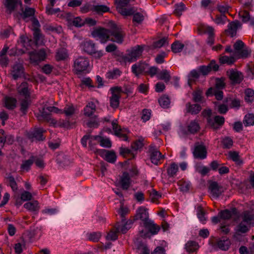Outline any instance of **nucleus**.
I'll list each match as a JSON object with an SVG mask.
<instances>
[{"mask_svg":"<svg viewBox=\"0 0 254 254\" xmlns=\"http://www.w3.org/2000/svg\"><path fill=\"white\" fill-rule=\"evenodd\" d=\"M122 73V71L119 68H114L106 72V77L108 79H115L120 77Z\"/></svg>","mask_w":254,"mask_h":254,"instance_id":"nucleus-32","label":"nucleus"},{"mask_svg":"<svg viewBox=\"0 0 254 254\" xmlns=\"http://www.w3.org/2000/svg\"><path fill=\"white\" fill-rule=\"evenodd\" d=\"M197 216L199 220L204 223L206 221L205 212L201 205H198L196 208Z\"/></svg>","mask_w":254,"mask_h":254,"instance_id":"nucleus-57","label":"nucleus"},{"mask_svg":"<svg viewBox=\"0 0 254 254\" xmlns=\"http://www.w3.org/2000/svg\"><path fill=\"white\" fill-rule=\"evenodd\" d=\"M96 105L93 102H89L84 109V115L90 117L95 113Z\"/></svg>","mask_w":254,"mask_h":254,"instance_id":"nucleus-33","label":"nucleus"},{"mask_svg":"<svg viewBox=\"0 0 254 254\" xmlns=\"http://www.w3.org/2000/svg\"><path fill=\"white\" fill-rule=\"evenodd\" d=\"M92 35L94 38H98L101 43H105L110 40V29L102 27L97 28L92 31Z\"/></svg>","mask_w":254,"mask_h":254,"instance_id":"nucleus-6","label":"nucleus"},{"mask_svg":"<svg viewBox=\"0 0 254 254\" xmlns=\"http://www.w3.org/2000/svg\"><path fill=\"white\" fill-rule=\"evenodd\" d=\"M119 183L121 188L124 190H127L129 188L131 184V180L127 172H125L121 177Z\"/></svg>","mask_w":254,"mask_h":254,"instance_id":"nucleus-20","label":"nucleus"},{"mask_svg":"<svg viewBox=\"0 0 254 254\" xmlns=\"http://www.w3.org/2000/svg\"><path fill=\"white\" fill-rule=\"evenodd\" d=\"M17 100L15 98L6 97L4 98L5 107L8 110H13L16 106Z\"/></svg>","mask_w":254,"mask_h":254,"instance_id":"nucleus-38","label":"nucleus"},{"mask_svg":"<svg viewBox=\"0 0 254 254\" xmlns=\"http://www.w3.org/2000/svg\"><path fill=\"white\" fill-rule=\"evenodd\" d=\"M174 13L177 16H180L182 12L185 10L186 6L184 3L180 2L175 4Z\"/></svg>","mask_w":254,"mask_h":254,"instance_id":"nucleus-51","label":"nucleus"},{"mask_svg":"<svg viewBox=\"0 0 254 254\" xmlns=\"http://www.w3.org/2000/svg\"><path fill=\"white\" fill-rule=\"evenodd\" d=\"M68 58L67 50L64 48H59L57 50L55 55L57 61H64Z\"/></svg>","mask_w":254,"mask_h":254,"instance_id":"nucleus-31","label":"nucleus"},{"mask_svg":"<svg viewBox=\"0 0 254 254\" xmlns=\"http://www.w3.org/2000/svg\"><path fill=\"white\" fill-rule=\"evenodd\" d=\"M186 107L187 112L192 115L197 114L201 110V106L197 104L192 105L190 103H188Z\"/></svg>","mask_w":254,"mask_h":254,"instance_id":"nucleus-34","label":"nucleus"},{"mask_svg":"<svg viewBox=\"0 0 254 254\" xmlns=\"http://www.w3.org/2000/svg\"><path fill=\"white\" fill-rule=\"evenodd\" d=\"M199 77V74L197 70L195 69L191 70L189 75V79L188 81L189 86H191L192 83L194 81V79L198 78Z\"/></svg>","mask_w":254,"mask_h":254,"instance_id":"nucleus-58","label":"nucleus"},{"mask_svg":"<svg viewBox=\"0 0 254 254\" xmlns=\"http://www.w3.org/2000/svg\"><path fill=\"white\" fill-rule=\"evenodd\" d=\"M169 43L168 37H163L161 39L153 42V47L154 48H160Z\"/></svg>","mask_w":254,"mask_h":254,"instance_id":"nucleus-56","label":"nucleus"},{"mask_svg":"<svg viewBox=\"0 0 254 254\" xmlns=\"http://www.w3.org/2000/svg\"><path fill=\"white\" fill-rule=\"evenodd\" d=\"M83 49L85 52L90 55L96 50L95 44L92 41H86L84 43Z\"/></svg>","mask_w":254,"mask_h":254,"instance_id":"nucleus-39","label":"nucleus"},{"mask_svg":"<svg viewBox=\"0 0 254 254\" xmlns=\"http://www.w3.org/2000/svg\"><path fill=\"white\" fill-rule=\"evenodd\" d=\"M158 78L160 80H163L167 83L170 81L171 76L167 70L164 69L158 74Z\"/></svg>","mask_w":254,"mask_h":254,"instance_id":"nucleus-52","label":"nucleus"},{"mask_svg":"<svg viewBox=\"0 0 254 254\" xmlns=\"http://www.w3.org/2000/svg\"><path fill=\"white\" fill-rule=\"evenodd\" d=\"M240 23L238 21H233L228 25V28L225 30L227 35L233 37L236 35L237 30Z\"/></svg>","mask_w":254,"mask_h":254,"instance_id":"nucleus-24","label":"nucleus"},{"mask_svg":"<svg viewBox=\"0 0 254 254\" xmlns=\"http://www.w3.org/2000/svg\"><path fill=\"white\" fill-rule=\"evenodd\" d=\"M233 48L234 55L238 59H246L251 55V49L242 40H237L233 45Z\"/></svg>","mask_w":254,"mask_h":254,"instance_id":"nucleus-1","label":"nucleus"},{"mask_svg":"<svg viewBox=\"0 0 254 254\" xmlns=\"http://www.w3.org/2000/svg\"><path fill=\"white\" fill-rule=\"evenodd\" d=\"M105 152V159L107 162L111 163H114L116 161L117 156L115 152L113 151H106Z\"/></svg>","mask_w":254,"mask_h":254,"instance_id":"nucleus-46","label":"nucleus"},{"mask_svg":"<svg viewBox=\"0 0 254 254\" xmlns=\"http://www.w3.org/2000/svg\"><path fill=\"white\" fill-rule=\"evenodd\" d=\"M101 236V234L99 232H93L87 234V237L89 240L94 242L99 241Z\"/></svg>","mask_w":254,"mask_h":254,"instance_id":"nucleus-55","label":"nucleus"},{"mask_svg":"<svg viewBox=\"0 0 254 254\" xmlns=\"http://www.w3.org/2000/svg\"><path fill=\"white\" fill-rule=\"evenodd\" d=\"M227 20V18L225 14L216 15L215 18L213 19L217 24H224Z\"/></svg>","mask_w":254,"mask_h":254,"instance_id":"nucleus-64","label":"nucleus"},{"mask_svg":"<svg viewBox=\"0 0 254 254\" xmlns=\"http://www.w3.org/2000/svg\"><path fill=\"white\" fill-rule=\"evenodd\" d=\"M45 108L39 109L38 112L35 113V115L39 122H46L52 124L55 123V120L51 118V114L45 111Z\"/></svg>","mask_w":254,"mask_h":254,"instance_id":"nucleus-12","label":"nucleus"},{"mask_svg":"<svg viewBox=\"0 0 254 254\" xmlns=\"http://www.w3.org/2000/svg\"><path fill=\"white\" fill-rule=\"evenodd\" d=\"M251 227L241 221L236 227V232L238 235L247 233Z\"/></svg>","mask_w":254,"mask_h":254,"instance_id":"nucleus-37","label":"nucleus"},{"mask_svg":"<svg viewBox=\"0 0 254 254\" xmlns=\"http://www.w3.org/2000/svg\"><path fill=\"white\" fill-rule=\"evenodd\" d=\"M147 211V209L144 207L141 206L138 208L134 220H141L144 225L145 223L150 220L149 219V214Z\"/></svg>","mask_w":254,"mask_h":254,"instance_id":"nucleus-15","label":"nucleus"},{"mask_svg":"<svg viewBox=\"0 0 254 254\" xmlns=\"http://www.w3.org/2000/svg\"><path fill=\"white\" fill-rule=\"evenodd\" d=\"M228 156L237 165H242L244 162L239 155V152L236 151H230L228 152Z\"/></svg>","mask_w":254,"mask_h":254,"instance_id":"nucleus-26","label":"nucleus"},{"mask_svg":"<svg viewBox=\"0 0 254 254\" xmlns=\"http://www.w3.org/2000/svg\"><path fill=\"white\" fill-rule=\"evenodd\" d=\"M111 90L112 91V96L110 99V106L114 109H117L120 104L122 88L119 87H114L111 88Z\"/></svg>","mask_w":254,"mask_h":254,"instance_id":"nucleus-8","label":"nucleus"},{"mask_svg":"<svg viewBox=\"0 0 254 254\" xmlns=\"http://www.w3.org/2000/svg\"><path fill=\"white\" fill-rule=\"evenodd\" d=\"M243 223L248 225L251 227L254 226V215L249 211H244L241 216Z\"/></svg>","mask_w":254,"mask_h":254,"instance_id":"nucleus-22","label":"nucleus"},{"mask_svg":"<svg viewBox=\"0 0 254 254\" xmlns=\"http://www.w3.org/2000/svg\"><path fill=\"white\" fill-rule=\"evenodd\" d=\"M35 10L33 8L31 7H26L24 11H23L22 17L23 19H25L27 18L30 17H34Z\"/></svg>","mask_w":254,"mask_h":254,"instance_id":"nucleus-54","label":"nucleus"},{"mask_svg":"<svg viewBox=\"0 0 254 254\" xmlns=\"http://www.w3.org/2000/svg\"><path fill=\"white\" fill-rule=\"evenodd\" d=\"M126 34L120 26L113 24L110 28V41L118 44H122L124 42Z\"/></svg>","mask_w":254,"mask_h":254,"instance_id":"nucleus-2","label":"nucleus"},{"mask_svg":"<svg viewBox=\"0 0 254 254\" xmlns=\"http://www.w3.org/2000/svg\"><path fill=\"white\" fill-rule=\"evenodd\" d=\"M34 158L35 157L32 156L29 159L23 161L20 166L21 171L22 172H28L34 163Z\"/></svg>","mask_w":254,"mask_h":254,"instance_id":"nucleus-30","label":"nucleus"},{"mask_svg":"<svg viewBox=\"0 0 254 254\" xmlns=\"http://www.w3.org/2000/svg\"><path fill=\"white\" fill-rule=\"evenodd\" d=\"M199 129V125L195 121H191L188 126V130L189 132L191 134H194L197 132Z\"/></svg>","mask_w":254,"mask_h":254,"instance_id":"nucleus-43","label":"nucleus"},{"mask_svg":"<svg viewBox=\"0 0 254 254\" xmlns=\"http://www.w3.org/2000/svg\"><path fill=\"white\" fill-rule=\"evenodd\" d=\"M148 68V64L145 62L140 61L133 64L131 66V70L136 77H139L140 75H145Z\"/></svg>","mask_w":254,"mask_h":254,"instance_id":"nucleus-7","label":"nucleus"},{"mask_svg":"<svg viewBox=\"0 0 254 254\" xmlns=\"http://www.w3.org/2000/svg\"><path fill=\"white\" fill-rule=\"evenodd\" d=\"M43 37L44 36L41 33V30L33 31V38L36 44H39L42 42Z\"/></svg>","mask_w":254,"mask_h":254,"instance_id":"nucleus-60","label":"nucleus"},{"mask_svg":"<svg viewBox=\"0 0 254 254\" xmlns=\"http://www.w3.org/2000/svg\"><path fill=\"white\" fill-rule=\"evenodd\" d=\"M31 105V100L28 99H22L20 100V111L23 115H26L29 106Z\"/></svg>","mask_w":254,"mask_h":254,"instance_id":"nucleus-29","label":"nucleus"},{"mask_svg":"<svg viewBox=\"0 0 254 254\" xmlns=\"http://www.w3.org/2000/svg\"><path fill=\"white\" fill-rule=\"evenodd\" d=\"M244 124L245 126H252L254 124V115L249 114L245 116Z\"/></svg>","mask_w":254,"mask_h":254,"instance_id":"nucleus-63","label":"nucleus"},{"mask_svg":"<svg viewBox=\"0 0 254 254\" xmlns=\"http://www.w3.org/2000/svg\"><path fill=\"white\" fill-rule=\"evenodd\" d=\"M184 44L179 41H176L171 45V50L174 53H180L184 48Z\"/></svg>","mask_w":254,"mask_h":254,"instance_id":"nucleus-47","label":"nucleus"},{"mask_svg":"<svg viewBox=\"0 0 254 254\" xmlns=\"http://www.w3.org/2000/svg\"><path fill=\"white\" fill-rule=\"evenodd\" d=\"M89 65L88 58L79 57L74 62V70L76 74H80L85 71Z\"/></svg>","mask_w":254,"mask_h":254,"instance_id":"nucleus-5","label":"nucleus"},{"mask_svg":"<svg viewBox=\"0 0 254 254\" xmlns=\"http://www.w3.org/2000/svg\"><path fill=\"white\" fill-rule=\"evenodd\" d=\"M3 4L5 8V12L10 14L14 12L19 5H22L21 0H4Z\"/></svg>","mask_w":254,"mask_h":254,"instance_id":"nucleus-10","label":"nucleus"},{"mask_svg":"<svg viewBox=\"0 0 254 254\" xmlns=\"http://www.w3.org/2000/svg\"><path fill=\"white\" fill-rule=\"evenodd\" d=\"M24 72V68L23 64L20 63H16L12 66L11 75L13 79L16 80L23 75Z\"/></svg>","mask_w":254,"mask_h":254,"instance_id":"nucleus-17","label":"nucleus"},{"mask_svg":"<svg viewBox=\"0 0 254 254\" xmlns=\"http://www.w3.org/2000/svg\"><path fill=\"white\" fill-rule=\"evenodd\" d=\"M195 171L201 174V176H204L206 175L210 171V169L204 166L197 165L195 167Z\"/></svg>","mask_w":254,"mask_h":254,"instance_id":"nucleus-61","label":"nucleus"},{"mask_svg":"<svg viewBox=\"0 0 254 254\" xmlns=\"http://www.w3.org/2000/svg\"><path fill=\"white\" fill-rule=\"evenodd\" d=\"M164 155H162L161 153L157 150L152 151L150 155L151 162L156 165H158L159 163V161L161 159H164Z\"/></svg>","mask_w":254,"mask_h":254,"instance_id":"nucleus-25","label":"nucleus"},{"mask_svg":"<svg viewBox=\"0 0 254 254\" xmlns=\"http://www.w3.org/2000/svg\"><path fill=\"white\" fill-rule=\"evenodd\" d=\"M194 158L204 159L207 156V150L203 145L196 144L192 152Z\"/></svg>","mask_w":254,"mask_h":254,"instance_id":"nucleus-14","label":"nucleus"},{"mask_svg":"<svg viewBox=\"0 0 254 254\" xmlns=\"http://www.w3.org/2000/svg\"><path fill=\"white\" fill-rule=\"evenodd\" d=\"M45 132L46 130L43 128H35L27 133V137L32 141L34 140L43 141L45 139V137L43 135Z\"/></svg>","mask_w":254,"mask_h":254,"instance_id":"nucleus-9","label":"nucleus"},{"mask_svg":"<svg viewBox=\"0 0 254 254\" xmlns=\"http://www.w3.org/2000/svg\"><path fill=\"white\" fill-rule=\"evenodd\" d=\"M245 100L248 103H252L254 100V91L248 88L245 91Z\"/></svg>","mask_w":254,"mask_h":254,"instance_id":"nucleus-49","label":"nucleus"},{"mask_svg":"<svg viewBox=\"0 0 254 254\" xmlns=\"http://www.w3.org/2000/svg\"><path fill=\"white\" fill-rule=\"evenodd\" d=\"M5 183L7 186H9L12 190L14 191H16L18 189L17 184L13 176L11 174H8L5 178Z\"/></svg>","mask_w":254,"mask_h":254,"instance_id":"nucleus-28","label":"nucleus"},{"mask_svg":"<svg viewBox=\"0 0 254 254\" xmlns=\"http://www.w3.org/2000/svg\"><path fill=\"white\" fill-rule=\"evenodd\" d=\"M113 129L116 135L122 138L124 141H127L128 139L127 133L128 130L127 129H122L120 126L114 121L112 122Z\"/></svg>","mask_w":254,"mask_h":254,"instance_id":"nucleus-19","label":"nucleus"},{"mask_svg":"<svg viewBox=\"0 0 254 254\" xmlns=\"http://www.w3.org/2000/svg\"><path fill=\"white\" fill-rule=\"evenodd\" d=\"M50 1L49 4H48L46 7V12L48 15H52L57 13L58 12L60 11V9L59 8H53V6H54L56 0H49Z\"/></svg>","mask_w":254,"mask_h":254,"instance_id":"nucleus-35","label":"nucleus"},{"mask_svg":"<svg viewBox=\"0 0 254 254\" xmlns=\"http://www.w3.org/2000/svg\"><path fill=\"white\" fill-rule=\"evenodd\" d=\"M137 252L139 254H149L150 250L147 246L142 242H139L137 244L136 247Z\"/></svg>","mask_w":254,"mask_h":254,"instance_id":"nucleus-48","label":"nucleus"},{"mask_svg":"<svg viewBox=\"0 0 254 254\" xmlns=\"http://www.w3.org/2000/svg\"><path fill=\"white\" fill-rule=\"evenodd\" d=\"M227 74L233 84H240L244 79L242 72L234 70L233 69L227 71Z\"/></svg>","mask_w":254,"mask_h":254,"instance_id":"nucleus-18","label":"nucleus"},{"mask_svg":"<svg viewBox=\"0 0 254 254\" xmlns=\"http://www.w3.org/2000/svg\"><path fill=\"white\" fill-rule=\"evenodd\" d=\"M185 248L187 252L193 253L198 249V245L195 241H190L186 244Z\"/></svg>","mask_w":254,"mask_h":254,"instance_id":"nucleus-45","label":"nucleus"},{"mask_svg":"<svg viewBox=\"0 0 254 254\" xmlns=\"http://www.w3.org/2000/svg\"><path fill=\"white\" fill-rule=\"evenodd\" d=\"M219 60V63L222 64L232 65L236 62V59L233 56H221Z\"/></svg>","mask_w":254,"mask_h":254,"instance_id":"nucleus-42","label":"nucleus"},{"mask_svg":"<svg viewBox=\"0 0 254 254\" xmlns=\"http://www.w3.org/2000/svg\"><path fill=\"white\" fill-rule=\"evenodd\" d=\"M237 214V209L235 207L232 208L231 210L225 209L221 210L218 213V215L222 219L229 220L233 215Z\"/></svg>","mask_w":254,"mask_h":254,"instance_id":"nucleus-23","label":"nucleus"},{"mask_svg":"<svg viewBox=\"0 0 254 254\" xmlns=\"http://www.w3.org/2000/svg\"><path fill=\"white\" fill-rule=\"evenodd\" d=\"M120 232L117 231V227L115 226V229L111 230L107 236V239L112 241H115L118 239V234Z\"/></svg>","mask_w":254,"mask_h":254,"instance_id":"nucleus-62","label":"nucleus"},{"mask_svg":"<svg viewBox=\"0 0 254 254\" xmlns=\"http://www.w3.org/2000/svg\"><path fill=\"white\" fill-rule=\"evenodd\" d=\"M30 62L31 64L38 65L47 58L46 51L44 48L34 50L29 53Z\"/></svg>","mask_w":254,"mask_h":254,"instance_id":"nucleus-3","label":"nucleus"},{"mask_svg":"<svg viewBox=\"0 0 254 254\" xmlns=\"http://www.w3.org/2000/svg\"><path fill=\"white\" fill-rule=\"evenodd\" d=\"M217 245L218 247L221 250L226 251L228 250L230 247V242L229 239L223 238V239L219 240L217 242Z\"/></svg>","mask_w":254,"mask_h":254,"instance_id":"nucleus-44","label":"nucleus"},{"mask_svg":"<svg viewBox=\"0 0 254 254\" xmlns=\"http://www.w3.org/2000/svg\"><path fill=\"white\" fill-rule=\"evenodd\" d=\"M92 10L98 14H100L109 11L110 8L106 5L101 4L94 5Z\"/></svg>","mask_w":254,"mask_h":254,"instance_id":"nucleus-53","label":"nucleus"},{"mask_svg":"<svg viewBox=\"0 0 254 254\" xmlns=\"http://www.w3.org/2000/svg\"><path fill=\"white\" fill-rule=\"evenodd\" d=\"M160 105L163 108H168L170 104V100L167 96H163L158 100Z\"/></svg>","mask_w":254,"mask_h":254,"instance_id":"nucleus-59","label":"nucleus"},{"mask_svg":"<svg viewBox=\"0 0 254 254\" xmlns=\"http://www.w3.org/2000/svg\"><path fill=\"white\" fill-rule=\"evenodd\" d=\"M24 207L32 211H37L39 210V206L37 201L33 202H27L24 204Z\"/></svg>","mask_w":254,"mask_h":254,"instance_id":"nucleus-50","label":"nucleus"},{"mask_svg":"<svg viewBox=\"0 0 254 254\" xmlns=\"http://www.w3.org/2000/svg\"><path fill=\"white\" fill-rule=\"evenodd\" d=\"M208 188L212 196L215 197H218L224 191L223 187L215 181L210 182Z\"/></svg>","mask_w":254,"mask_h":254,"instance_id":"nucleus-16","label":"nucleus"},{"mask_svg":"<svg viewBox=\"0 0 254 254\" xmlns=\"http://www.w3.org/2000/svg\"><path fill=\"white\" fill-rule=\"evenodd\" d=\"M143 50V48L141 46L137 45L123 57V60L129 63L135 62L142 55Z\"/></svg>","mask_w":254,"mask_h":254,"instance_id":"nucleus-4","label":"nucleus"},{"mask_svg":"<svg viewBox=\"0 0 254 254\" xmlns=\"http://www.w3.org/2000/svg\"><path fill=\"white\" fill-rule=\"evenodd\" d=\"M130 0H120L118 2L117 8L119 13L125 16L131 15L133 11L132 8H127L126 6L129 3Z\"/></svg>","mask_w":254,"mask_h":254,"instance_id":"nucleus-13","label":"nucleus"},{"mask_svg":"<svg viewBox=\"0 0 254 254\" xmlns=\"http://www.w3.org/2000/svg\"><path fill=\"white\" fill-rule=\"evenodd\" d=\"M205 34L208 35V37L206 41L207 44L212 46L214 43L215 30L214 28L212 26L209 27Z\"/></svg>","mask_w":254,"mask_h":254,"instance_id":"nucleus-36","label":"nucleus"},{"mask_svg":"<svg viewBox=\"0 0 254 254\" xmlns=\"http://www.w3.org/2000/svg\"><path fill=\"white\" fill-rule=\"evenodd\" d=\"M132 224V221L131 220H128L126 221L124 220V222H122V220H121V222L118 223L116 226L117 227V231L121 232L123 234H125L131 228V225Z\"/></svg>","mask_w":254,"mask_h":254,"instance_id":"nucleus-21","label":"nucleus"},{"mask_svg":"<svg viewBox=\"0 0 254 254\" xmlns=\"http://www.w3.org/2000/svg\"><path fill=\"white\" fill-rule=\"evenodd\" d=\"M208 125L213 130H217L222 127L225 122V118L223 116H215L214 119L211 118L207 119Z\"/></svg>","mask_w":254,"mask_h":254,"instance_id":"nucleus-11","label":"nucleus"},{"mask_svg":"<svg viewBox=\"0 0 254 254\" xmlns=\"http://www.w3.org/2000/svg\"><path fill=\"white\" fill-rule=\"evenodd\" d=\"M221 142L223 149H230L233 145V140L231 137L224 136L221 138Z\"/></svg>","mask_w":254,"mask_h":254,"instance_id":"nucleus-40","label":"nucleus"},{"mask_svg":"<svg viewBox=\"0 0 254 254\" xmlns=\"http://www.w3.org/2000/svg\"><path fill=\"white\" fill-rule=\"evenodd\" d=\"M143 226L153 235L157 234L160 229L159 226L154 223L153 221L151 220L145 223V224Z\"/></svg>","mask_w":254,"mask_h":254,"instance_id":"nucleus-27","label":"nucleus"},{"mask_svg":"<svg viewBox=\"0 0 254 254\" xmlns=\"http://www.w3.org/2000/svg\"><path fill=\"white\" fill-rule=\"evenodd\" d=\"M179 170L178 165L175 162L172 163L167 169V175L169 177H174Z\"/></svg>","mask_w":254,"mask_h":254,"instance_id":"nucleus-41","label":"nucleus"}]
</instances>
